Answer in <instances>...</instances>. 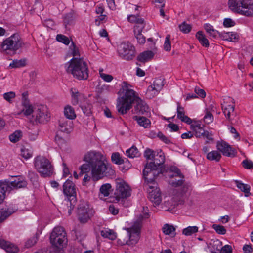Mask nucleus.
<instances>
[{
	"label": "nucleus",
	"instance_id": "54",
	"mask_svg": "<svg viewBox=\"0 0 253 253\" xmlns=\"http://www.w3.org/2000/svg\"><path fill=\"white\" fill-rule=\"evenodd\" d=\"M212 228L218 234L224 235L226 233V229L223 226L213 224L212 225Z\"/></svg>",
	"mask_w": 253,
	"mask_h": 253
},
{
	"label": "nucleus",
	"instance_id": "47",
	"mask_svg": "<svg viewBox=\"0 0 253 253\" xmlns=\"http://www.w3.org/2000/svg\"><path fill=\"white\" fill-rule=\"evenodd\" d=\"M103 70L102 69H99V73L100 77L105 82H110L112 81L113 79V76L111 75L103 73Z\"/></svg>",
	"mask_w": 253,
	"mask_h": 253
},
{
	"label": "nucleus",
	"instance_id": "45",
	"mask_svg": "<svg viewBox=\"0 0 253 253\" xmlns=\"http://www.w3.org/2000/svg\"><path fill=\"white\" fill-rule=\"evenodd\" d=\"M213 249H211L212 253H216V251H220L221 243L219 240L214 241L212 243H211Z\"/></svg>",
	"mask_w": 253,
	"mask_h": 253
},
{
	"label": "nucleus",
	"instance_id": "38",
	"mask_svg": "<svg viewBox=\"0 0 253 253\" xmlns=\"http://www.w3.org/2000/svg\"><path fill=\"white\" fill-rule=\"evenodd\" d=\"M126 155L130 158L138 157L140 155L137 148L134 146L126 151Z\"/></svg>",
	"mask_w": 253,
	"mask_h": 253
},
{
	"label": "nucleus",
	"instance_id": "44",
	"mask_svg": "<svg viewBox=\"0 0 253 253\" xmlns=\"http://www.w3.org/2000/svg\"><path fill=\"white\" fill-rule=\"evenodd\" d=\"M3 98L8 102L11 103L12 100L16 97L15 93L13 91H10L5 93L3 95Z\"/></svg>",
	"mask_w": 253,
	"mask_h": 253
},
{
	"label": "nucleus",
	"instance_id": "50",
	"mask_svg": "<svg viewBox=\"0 0 253 253\" xmlns=\"http://www.w3.org/2000/svg\"><path fill=\"white\" fill-rule=\"evenodd\" d=\"M213 120V116L211 113L208 111V109H206L205 115L204 117V121L206 124H210L212 122Z\"/></svg>",
	"mask_w": 253,
	"mask_h": 253
},
{
	"label": "nucleus",
	"instance_id": "16",
	"mask_svg": "<svg viewBox=\"0 0 253 253\" xmlns=\"http://www.w3.org/2000/svg\"><path fill=\"white\" fill-rule=\"evenodd\" d=\"M78 218L81 222H86L93 215V211L86 203L81 204L78 208Z\"/></svg>",
	"mask_w": 253,
	"mask_h": 253
},
{
	"label": "nucleus",
	"instance_id": "5",
	"mask_svg": "<svg viewBox=\"0 0 253 253\" xmlns=\"http://www.w3.org/2000/svg\"><path fill=\"white\" fill-rule=\"evenodd\" d=\"M228 5L233 12L248 17L253 16L252 0H229Z\"/></svg>",
	"mask_w": 253,
	"mask_h": 253
},
{
	"label": "nucleus",
	"instance_id": "19",
	"mask_svg": "<svg viewBox=\"0 0 253 253\" xmlns=\"http://www.w3.org/2000/svg\"><path fill=\"white\" fill-rule=\"evenodd\" d=\"M216 148L224 156L228 157L235 156V150L225 141H218L216 144Z\"/></svg>",
	"mask_w": 253,
	"mask_h": 253
},
{
	"label": "nucleus",
	"instance_id": "60",
	"mask_svg": "<svg viewBox=\"0 0 253 253\" xmlns=\"http://www.w3.org/2000/svg\"><path fill=\"white\" fill-rule=\"evenodd\" d=\"M243 167L246 169H250L253 167V163L248 159L244 160L242 162Z\"/></svg>",
	"mask_w": 253,
	"mask_h": 253
},
{
	"label": "nucleus",
	"instance_id": "59",
	"mask_svg": "<svg viewBox=\"0 0 253 253\" xmlns=\"http://www.w3.org/2000/svg\"><path fill=\"white\" fill-rule=\"evenodd\" d=\"M107 16L105 14H100L98 16L97 18L95 19V24L97 26H99L101 23H103L104 21H106Z\"/></svg>",
	"mask_w": 253,
	"mask_h": 253
},
{
	"label": "nucleus",
	"instance_id": "14",
	"mask_svg": "<svg viewBox=\"0 0 253 253\" xmlns=\"http://www.w3.org/2000/svg\"><path fill=\"white\" fill-rule=\"evenodd\" d=\"M32 117L35 121L39 123H46L49 121L50 118L46 106L42 105L35 106Z\"/></svg>",
	"mask_w": 253,
	"mask_h": 253
},
{
	"label": "nucleus",
	"instance_id": "40",
	"mask_svg": "<svg viewBox=\"0 0 253 253\" xmlns=\"http://www.w3.org/2000/svg\"><path fill=\"white\" fill-rule=\"evenodd\" d=\"M112 161L117 165L125 163V159H123L119 153H113L111 156Z\"/></svg>",
	"mask_w": 253,
	"mask_h": 253
},
{
	"label": "nucleus",
	"instance_id": "1",
	"mask_svg": "<svg viewBox=\"0 0 253 253\" xmlns=\"http://www.w3.org/2000/svg\"><path fill=\"white\" fill-rule=\"evenodd\" d=\"M83 160L85 163L80 167L79 175L91 171L92 180L96 181L106 176L107 173L113 174L114 173L110 166L105 162L103 156L99 152H88L85 154Z\"/></svg>",
	"mask_w": 253,
	"mask_h": 253
},
{
	"label": "nucleus",
	"instance_id": "27",
	"mask_svg": "<svg viewBox=\"0 0 253 253\" xmlns=\"http://www.w3.org/2000/svg\"><path fill=\"white\" fill-rule=\"evenodd\" d=\"M154 54L151 51H145L141 53L137 57V60L141 62L145 63L151 60L154 57Z\"/></svg>",
	"mask_w": 253,
	"mask_h": 253
},
{
	"label": "nucleus",
	"instance_id": "26",
	"mask_svg": "<svg viewBox=\"0 0 253 253\" xmlns=\"http://www.w3.org/2000/svg\"><path fill=\"white\" fill-rule=\"evenodd\" d=\"M11 188L6 182H0V204L3 201L6 192H9Z\"/></svg>",
	"mask_w": 253,
	"mask_h": 253
},
{
	"label": "nucleus",
	"instance_id": "15",
	"mask_svg": "<svg viewBox=\"0 0 253 253\" xmlns=\"http://www.w3.org/2000/svg\"><path fill=\"white\" fill-rule=\"evenodd\" d=\"M164 85V79L162 78L156 79L153 84L148 86L146 95L148 98L151 99L157 95L163 88Z\"/></svg>",
	"mask_w": 253,
	"mask_h": 253
},
{
	"label": "nucleus",
	"instance_id": "57",
	"mask_svg": "<svg viewBox=\"0 0 253 253\" xmlns=\"http://www.w3.org/2000/svg\"><path fill=\"white\" fill-rule=\"evenodd\" d=\"M177 118L180 119L181 118H182L185 116V113L184 108L180 106V103L179 102H177Z\"/></svg>",
	"mask_w": 253,
	"mask_h": 253
},
{
	"label": "nucleus",
	"instance_id": "53",
	"mask_svg": "<svg viewBox=\"0 0 253 253\" xmlns=\"http://www.w3.org/2000/svg\"><path fill=\"white\" fill-rule=\"evenodd\" d=\"M170 39V35H167L165 38V41L164 45V49L167 51H169L171 49V43Z\"/></svg>",
	"mask_w": 253,
	"mask_h": 253
},
{
	"label": "nucleus",
	"instance_id": "13",
	"mask_svg": "<svg viewBox=\"0 0 253 253\" xmlns=\"http://www.w3.org/2000/svg\"><path fill=\"white\" fill-rule=\"evenodd\" d=\"M131 191L130 187L126 182L122 180L117 181L114 195L117 201L130 196Z\"/></svg>",
	"mask_w": 253,
	"mask_h": 253
},
{
	"label": "nucleus",
	"instance_id": "48",
	"mask_svg": "<svg viewBox=\"0 0 253 253\" xmlns=\"http://www.w3.org/2000/svg\"><path fill=\"white\" fill-rule=\"evenodd\" d=\"M179 27L180 31L184 33H188L191 30V26L185 22H183L181 24L179 25Z\"/></svg>",
	"mask_w": 253,
	"mask_h": 253
},
{
	"label": "nucleus",
	"instance_id": "12",
	"mask_svg": "<svg viewBox=\"0 0 253 253\" xmlns=\"http://www.w3.org/2000/svg\"><path fill=\"white\" fill-rule=\"evenodd\" d=\"M119 56L126 60H130L135 56V47L129 42H123L118 46Z\"/></svg>",
	"mask_w": 253,
	"mask_h": 253
},
{
	"label": "nucleus",
	"instance_id": "28",
	"mask_svg": "<svg viewBox=\"0 0 253 253\" xmlns=\"http://www.w3.org/2000/svg\"><path fill=\"white\" fill-rule=\"evenodd\" d=\"M111 189V186L109 183L103 184L100 188L99 197L101 199L109 196Z\"/></svg>",
	"mask_w": 253,
	"mask_h": 253
},
{
	"label": "nucleus",
	"instance_id": "10",
	"mask_svg": "<svg viewBox=\"0 0 253 253\" xmlns=\"http://www.w3.org/2000/svg\"><path fill=\"white\" fill-rule=\"evenodd\" d=\"M50 238L52 245L58 249H62L67 244L66 233L62 227H55Z\"/></svg>",
	"mask_w": 253,
	"mask_h": 253
},
{
	"label": "nucleus",
	"instance_id": "63",
	"mask_svg": "<svg viewBox=\"0 0 253 253\" xmlns=\"http://www.w3.org/2000/svg\"><path fill=\"white\" fill-rule=\"evenodd\" d=\"M194 91L196 94L201 98H204L206 97V92L204 90L200 89L198 87H195Z\"/></svg>",
	"mask_w": 253,
	"mask_h": 253
},
{
	"label": "nucleus",
	"instance_id": "64",
	"mask_svg": "<svg viewBox=\"0 0 253 253\" xmlns=\"http://www.w3.org/2000/svg\"><path fill=\"white\" fill-rule=\"evenodd\" d=\"M180 186H181V194L187 192L190 188V184L187 183H185L184 182H183V184Z\"/></svg>",
	"mask_w": 253,
	"mask_h": 253
},
{
	"label": "nucleus",
	"instance_id": "32",
	"mask_svg": "<svg viewBox=\"0 0 253 253\" xmlns=\"http://www.w3.org/2000/svg\"><path fill=\"white\" fill-rule=\"evenodd\" d=\"M192 129L195 132V135L196 137H201L203 136L206 130H205L203 126L200 124L191 125Z\"/></svg>",
	"mask_w": 253,
	"mask_h": 253
},
{
	"label": "nucleus",
	"instance_id": "6",
	"mask_svg": "<svg viewBox=\"0 0 253 253\" xmlns=\"http://www.w3.org/2000/svg\"><path fill=\"white\" fill-rule=\"evenodd\" d=\"M143 217V216L141 215L140 217L134 222L131 227L125 228L128 233L129 240L125 242H122L120 239H118L117 243L119 245H135L138 242L140 238Z\"/></svg>",
	"mask_w": 253,
	"mask_h": 253
},
{
	"label": "nucleus",
	"instance_id": "31",
	"mask_svg": "<svg viewBox=\"0 0 253 253\" xmlns=\"http://www.w3.org/2000/svg\"><path fill=\"white\" fill-rule=\"evenodd\" d=\"M101 235L111 240H114L117 238L116 233L113 230L107 228L101 231Z\"/></svg>",
	"mask_w": 253,
	"mask_h": 253
},
{
	"label": "nucleus",
	"instance_id": "43",
	"mask_svg": "<svg viewBox=\"0 0 253 253\" xmlns=\"http://www.w3.org/2000/svg\"><path fill=\"white\" fill-rule=\"evenodd\" d=\"M21 136V131L17 130L9 135V139L11 142L15 143L18 141Z\"/></svg>",
	"mask_w": 253,
	"mask_h": 253
},
{
	"label": "nucleus",
	"instance_id": "55",
	"mask_svg": "<svg viewBox=\"0 0 253 253\" xmlns=\"http://www.w3.org/2000/svg\"><path fill=\"white\" fill-rule=\"evenodd\" d=\"M38 240L37 236H34L29 239L25 243V246L27 248H30L34 246Z\"/></svg>",
	"mask_w": 253,
	"mask_h": 253
},
{
	"label": "nucleus",
	"instance_id": "18",
	"mask_svg": "<svg viewBox=\"0 0 253 253\" xmlns=\"http://www.w3.org/2000/svg\"><path fill=\"white\" fill-rule=\"evenodd\" d=\"M173 170L174 172L173 174L170 175L171 179L169 181V184L174 187H179L184 182V175L181 173L179 169L176 168H174Z\"/></svg>",
	"mask_w": 253,
	"mask_h": 253
},
{
	"label": "nucleus",
	"instance_id": "21",
	"mask_svg": "<svg viewBox=\"0 0 253 253\" xmlns=\"http://www.w3.org/2000/svg\"><path fill=\"white\" fill-rule=\"evenodd\" d=\"M0 247L8 253H16L18 251L17 246L4 240H0Z\"/></svg>",
	"mask_w": 253,
	"mask_h": 253
},
{
	"label": "nucleus",
	"instance_id": "62",
	"mask_svg": "<svg viewBox=\"0 0 253 253\" xmlns=\"http://www.w3.org/2000/svg\"><path fill=\"white\" fill-rule=\"evenodd\" d=\"M232 250V249L231 246L226 245L221 248L220 253H231Z\"/></svg>",
	"mask_w": 253,
	"mask_h": 253
},
{
	"label": "nucleus",
	"instance_id": "39",
	"mask_svg": "<svg viewBox=\"0 0 253 253\" xmlns=\"http://www.w3.org/2000/svg\"><path fill=\"white\" fill-rule=\"evenodd\" d=\"M198 231V227L196 226H188L182 230V234L185 236H191Z\"/></svg>",
	"mask_w": 253,
	"mask_h": 253
},
{
	"label": "nucleus",
	"instance_id": "30",
	"mask_svg": "<svg viewBox=\"0 0 253 253\" xmlns=\"http://www.w3.org/2000/svg\"><path fill=\"white\" fill-rule=\"evenodd\" d=\"M162 230L165 235H169L171 237H174L176 235L175 228L173 225L165 224L162 228Z\"/></svg>",
	"mask_w": 253,
	"mask_h": 253
},
{
	"label": "nucleus",
	"instance_id": "29",
	"mask_svg": "<svg viewBox=\"0 0 253 253\" xmlns=\"http://www.w3.org/2000/svg\"><path fill=\"white\" fill-rule=\"evenodd\" d=\"M235 183L237 187L240 189L241 191L245 193V196L246 197H248L251 195L250 192V186L249 185L244 184L239 180H235Z\"/></svg>",
	"mask_w": 253,
	"mask_h": 253
},
{
	"label": "nucleus",
	"instance_id": "11",
	"mask_svg": "<svg viewBox=\"0 0 253 253\" xmlns=\"http://www.w3.org/2000/svg\"><path fill=\"white\" fill-rule=\"evenodd\" d=\"M156 177H152V180L145 179V188L148 193V198L155 205H159L161 201L162 198L160 191L157 187V184L154 182V179Z\"/></svg>",
	"mask_w": 253,
	"mask_h": 253
},
{
	"label": "nucleus",
	"instance_id": "4",
	"mask_svg": "<svg viewBox=\"0 0 253 253\" xmlns=\"http://www.w3.org/2000/svg\"><path fill=\"white\" fill-rule=\"evenodd\" d=\"M153 160V162L147 163L143 169L144 179L149 181L152 180V177H156L158 175L159 172L157 171V169L165 161L164 153L161 150L156 151Z\"/></svg>",
	"mask_w": 253,
	"mask_h": 253
},
{
	"label": "nucleus",
	"instance_id": "34",
	"mask_svg": "<svg viewBox=\"0 0 253 253\" xmlns=\"http://www.w3.org/2000/svg\"><path fill=\"white\" fill-rule=\"evenodd\" d=\"M221 155L217 151H212L207 153V158L210 161H219Z\"/></svg>",
	"mask_w": 253,
	"mask_h": 253
},
{
	"label": "nucleus",
	"instance_id": "23",
	"mask_svg": "<svg viewBox=\"0 0 253 253\" xmlns=\"http://www.w3.org/2000/svg\"><path fill=\"white\" fill-rule=\"evenodd\" d=\"M133 119L140 126H143L144 128H149L151 126V121L145 117L135 116Z\"/></svg>",
	"mask_w": 253,
	"mask_h": 253
},
{
	"label": "nucleus",
	"instance_id": "3",
	"mask_svg": "<svg viewBox=\"0 0 253 253\" xmlns=\"http://www.w3.org/2000/svg\"><path fill=\"white\" fill-rule=\"evenodd\" d=\"M132 104H134V109L132 110L134 114L146 115L150 112L148 106L138 96L130 100V103L126 102L125 104H117V110L121 114H125L132 108Z\"/></svg>",
	"mask_w": 253,
	"mask_h": 253
},
{
	"label": "nucleus",
	"instance_id": "9",
	"mask_svg": "<svg viewBox=\"0 0 253 253\" xmlns=\"http://www.w3.org/2000/svg\"><path fill=\"white\" fill-rule=\"evenodd\" d=\"M64 194L68 197L70 206L67 204V214L70 215L76 202V188L75 184L70 180H67L63 185Z\"/></svg>",
	"mask_w": 253,
	"mask_h": 253
},
{
	"label": "nucleus",
	"instance_id": "52",
	"mask_svg": "<svg viewBox=\"0 0 253 253\" xmlns=\"http://www.w3.org/2000/svg\"><path fill=\"white\" fill-rule=\"evenodd\" d=\"M56 40L58 42L63 43L66 45H68L70 43V41L68 37L61 34H58L57 35Z\"/></svg>",
	"mask_w": 253,
	"mask_h": 253
},
{
	"label": "nucleus",
	"instance_id": "36",
	"mask_svg": "<svg viewBox=\"0 0 253 253\" xmlns=\"http://www.w3.org/2000/svg\"><path fill=\"white\" fill-rule=\"evenodd\" d=\"M21 155L25 159H28L32 157L33 151L29 146H23L21 149Z\"/></svg>",
	"mask_w": 253,
	"mask_h": 253
},
{
	"label": "nucleus",
	"instance_id": "37",
	"mask_svg": "<svg viewBox=\"0 0 253 253\" xmlns=\"http://www.w3.org/2000/svg\"><path fill=\"white\" fill-rule=\"evenodd\" d=\"M196 38L198 39L200 43L205 47H208L209 43L208 40L201 31H198L196 35Z\"/></svg>",
	"mask_w": 253,
	"mask_h": 253
},
{
	"label": "nucleus",
	"instance_id": "7",
	"mask_svg": "<svg viewBox=\"0 0 253 253\" xmlns=\"http://www.w3.org/2000/svg\"><path fill=\"white\" fill-rule=\"evenodd\" d=\"M24 45V42L19 34L15 33L2 42L1 48L3 51L9 53L15 52Z\"/></svg>",
	"mask_w": 253,
	"mask_h": 253
},
{
	"label": "nucleus",
	"instance_id": "42",
	"mask_svg": "<svg viewBox=\"0 0 253 253\" xmlns=\"http://www.w3.org/2000/svg\"><path fill=\"white\" fill-rule=\"evenodd\" d=\"M74 21L73 15L72 13H68L64 17V24L66 28L68 26L73 24Z\"/></svg>",
	"mask_w": 253,
	"mask_h": 253
},
{
	"label": "nucleus",
	"instance_id": "49",
	"mask_svg": "<svg viewBox=\"0 0 253 253\" xmlns=\"http://www.w3.org/2000/svg\"><path fill=\"white\" fill-rule=\"evenodd\" d=\"M13 212V211H0V223L3 221Z\"/></svg>",
	"mask_w": 253,
	"mask_h": 253
},
{
	"label": "nucleus",
	"instance_id": "8",
	"mask_svg": "<svg viewBox=\"0 0 253 253\" xmlns=\"http://www.w3.org/2000/svg\"><path fill=\"white\" fill-rule=\"evenodd\" d=\"M35 169L43 177H50L53 174V167L50 161L43 156H38L34 160Z\"/></svg>",
	"mask_w": 253,
	"mask_h": 253
},
{
	"label": "nucleus",
	"instance_id": "41",
	"mask_svg": "<svg viewBox=\"0 0 253 253\" xmlns=\"http://www.w3.org/2000/svg\"><path fill=\"white\" fill-rule=\"evenodd\" d=\"M26 60L20 59V60H14L9 65V66L11 68H20L25 66Z\"/></svg>",
	"mask_w": 253,
	"mask_h": 253
},
{
	"label": "nucleus",
	"instance_id": "56",
	"mask_svg": "<svg viewBox=\"0 0 253 253\" xmlns=\"http://www.w3.org/2000/svg\"><path fill=\"white\" fill-rule=\"evenodd\" d=\"M28 177L33 184H35L36 183H37L38 175L35 172L29 171L28 173Z\"/></svg>",
	"mask_w": 253,
	"mask_h": 253
},
{
	"label": "nucleus",
	"instance_id": "20",
	"mask_svg": "<svg viewBox=\"0 0 253 253\" xmlns=\"http://www.w3.org/2000/svg\"><path fill=\"white\" fill-rule=\"evenodd\" d=\"M3 182H6L8 184L9 186L11 188V190L23 188L27 186V182L21 177H16L14 180L11 182L4 181Z\"/></svg>",
	"mask_w": 253,
	"mask_h": 253
},
{
	"label": "nucleus",
	"instance_id": "35",
	"mask_svg": "<svg viewBox=\"0 0 253 253\" xmlns=\"http://www.w3.org/2000/svg\"><path fill=\"white\" fill-rule=\"evenodd\" d=\"M64 113L65 117L70 120L74 119L76 117L74 109L70 106L65 107Z\"/></svg>",
	"mask_w": 253,
	"mask_h": 253
},
{
	"label": "nucleus",
	"instance_id": "58",
	"mask_svg": "<svg viewBox=\"0 0 253 253\" xmlns=\"http://www.w3.org/2000/svg\"><path fill=\"white\" fill-rule=\"evenodd\" d=\"M35 110V107L33 108L31 105L25 106V108L23 109V111L24 114L26 115H29L33 113L34 114V112Z\"/></svg>",
	"mask_w": 253,
	"mask_h": 253
},
{
	"label": "nucleus",
	"instance_id": "24",
	"mask_svg": "<svg viewBox=\"0 0 253 253\" xmlns=\"http://www.w3.org/2000/svg\"><path fill=\"white\" fill-rule=\"evenodd\" d=\"M144 26H135L134 28V33L136 38L138 42L140 44H143L145 42V38L142 34L141 32L144 28Z\"/></svg>",
	"mask_w": 253,
	"mask_h": 253
},
{
	"label": "nucleus",
	"instance_id": "51",
	"mask_svg": "<svg viewBox=\"0 0 253 253\" xmlns=\"http://www.w3.org/2000/svg\"><path fill=\"white\" fill-rule=\"evenodd\" d=\"M70 49L71 51V54L74 57L73 58H78L80 56V53L79 49L75 46L73 42L70 46Z\"/></svg>",
	"mask_w": 253,
	"mask_h": 253
},
{
	"label": "nucleus",
	"instance_id": "17",
	"mask_svg": "<svg viewBox=\"0 0 253 253\" xmlns=\"http://www.w3.org/2000/svg\"><path fill=\"white\" fill-rule=\"evenodd\" d=\"M130 87L131 85L126 82H124L123 83L122 87L125 92L124 95L120 98L118 104H125L126 102L130 103V100L137 96L135 92L131 89Z\"/></svg>",
	"mask_w": 253,
	"mask_h": 253
},
{
	"label": "nucleus",
	"instance_id": "46",
	"mask_svg": "<svg viewBox=\"0 0 253 253\" xmlns=\"http://www.w3.org/2000/svg\"><path fill=\"white\" fill-rule=\"evenodd\" d=\"M156 153V151H154L151 149L147 148L144 152V157L147 160H153L155 157V155Z\"/></svg>",
	"mask_w": 253,
	"mask_h": 253
},
{
	"label": "nucleus",
	"instance_id": "2",
	"mask_svg": "<svg viewBox=\"0 0 253 253\" xmlns=\"http://www.w3.org/2000/svg\"><path fill=\"white\" fill-rule=\"evenodd\" d=\"M67 73L79 80H86L88 77V69L86 63L81 58H73L65 64Z\"/></svg>",
	"mask_w": 253,
	"mask_h": 253
},
{
	"label": "nucleus",
	"instance_id": "22",
	"mask_svg": "<svg viewBox=\"0 0 253 253\" xmlns=\"http://www.w3.org/2000/svg\"><path fill=\"white\" fill-rule=\"evenodd\" d=\"M220 37L224 40H227L230 42H236L239 39V36L234 32H221Z\"/></svg>",
	"mask_w": 253,
	"mask_h": 253
},
{
	"label": "nucleus",
	"instance_id": "33",
	"mask_svg": "<svg viewBox=\"0 0 253 253\" xmlns=\"http://www.w3.org/2000/svg\"><path fill=\"white\" fill-rule=\"evenodd\" d=\"M71 123L70 121H68L64 119H61L59 121V129L64 132L68 133L70 127V125L68 123Z\"/></svg>",
	"mask_w": 253,
	"mask_h": 253
},
{
	"label": "nucleus",
	"instance_id": "61",
	"mask_svg": "<svg viewBox=\"0 0 253 253\" xmlns=\"http://www.w3.org/2000/svg\"><path fill=\"white\" fill-rule=\"evenodd\" d=\"M235 24V22L230 18H226L224 20L223 25L226 27H232L234 26Z\"/></svg>",
	"mask_w": 253,
	"mask_h": 253
},
{
	"label": "nucleus",
	"instance_id": "25",
	"mask_svg": "<svg viewBox=\"0 0 253 253\" xmlns=\"http://www.w3.org/2000/svg\"><path fill=\"white\" fill-rule=\"evenodd\" d=\"M222 109L226 118L229 120H231V114L233 113L235 109V106L233 105L226 104L224 102L223 104H221Z\"/></svg>",
	"mask_w": 253,
	"mask_h": 253
}]
</instances>
